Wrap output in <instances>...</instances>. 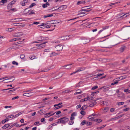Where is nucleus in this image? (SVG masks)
Returning a JSON list of instances; mask_svg holds the SVG:
<instances>
[{"mask_svg":"<svg viewBox=\"0 0 130 130\" xmlns=\"http://www.w3.org/2000/svg\"><path fill=\"white\" fill-rule=\"evenodd\" d=\"M58 121L57 123H62L64 124L69 121V119L66 117H64L60 118L58 120Z\"/></svg>","mask_w":130,"mask_h":130,"instance_id":"f257e3e1","label":"nucleus"},{"mask_svg":"<svg viewBox=\"0 0 130 130\" xmlns=\"http://www.w3.org/2000/svg\"><path fill=\"white\" fill-rule=\"evenodd\" d=\"M47 37H44L42 36H40V39H39L38 40L35 41L34 42L32 43H37L41 42L42 41L44 40L47 39Z\"/></svg>","mask_w":130,"mask_h":130,"instance_id":"f03ea898","label":"nucleus"},{"mask_svg":"<svg viewBox=\"0 0 130 130\" xmlns=\"http://www.w3.org/2000/svg\"><path fill=\"white\" fill-rule=\"evenodd\" d=\"M55 50L57 51H60L62 50L63 48V46L59 44L56 45L55 46Z\"/></svg>","mask_w":130,"mask_h":130,"instance_id":"7ed1b4c3","label":"nucleus"},{"mask_svg":"<svg viewBox=\"0 0 130 130\" xmlns=\"http://www.w3.org/2000/svg\"><path fill=\"white\" fill-rule=\"evenodd\" d=\"M20 26H17V25L14 27L12 28H7L6 29V30L7 31H11L14 30L16 28H20Z\"/></svg>","mask_w":130,"mask_h":130,"instance_id":"20e7f679","label":"nucleus"},{"mask_svg":"<svg viewBox=\"0 0 130 130\" xmlns=\"http://www.w3.org/2000/svg\"><path fill=\"white\" fill-rule=\"evenodd\" d=\"M91 7V6H88L83 7L82 8H83V10H85V11L86 12H89L90 11V10H89V9Z\"/></svg>","mask_w":130,"mask_h":130,"instance_id":"39448f33","label":"nucleus"},{"mask_svg":"<svg viewBox=\"0 0 130 130\" xmlns=\"http://www.w3.org/2000/svg\"><path fill=\"white\" fill-rule=\"evenodd\" d=\"M69 38V36H63L58 38V39H60V40H66L67 39H68Z\"/></svg>","mask_w":130,"mask_h":130,"instance_id":"423d86ee","label":"nucleus"},{"mask_svg":"<svg viewBox=\"0 0 130 130\" xmlns=\"http://www.w3.org/2000/svg\"><path fill=\"white\" fill-rule=\"evenodd\" d=\"M23 34L22 32H15L13 34V36L15 37H20L22 36Z\"/></svg>","mask_w":130,"mask_h":130,"instance_id":"0eeeda50","label":"nucleus"},{"mask_svg":"<svg viewBox=\"0 0 130 130\" xmlns=\"http://www.w3.org/2000/svg\"><path fill=\"white\" fill-rule=\"evenodd\" d=\"M32 92H29V93H25L23 94V95L24 96H26L27 97L33 95Z\"/></svg>","mask_w":130,"mask_h":130,"instance_id":"6e6552de","label":"nucleus"},{"mask_svg":"<svg viewBox=\"0 0 130 130\" xmlns=\"http://www.w3.org/2000/svg\"><path fill=\"white\" fill-rule=\"evenodd\" d=\"M52 22H53V24H61L62 23V22L60 20H53Z\"/></svg>","mask_w":130,"mask_h":130,"instance_id":"1a4fd4ad","label":"nucleus"},{"mask_svg":"<svg viewBox=\"0 0 130 130\" xmlns=\"http://www.w3.org/2000/svg\"><path fill=\"white\" fill-rule=\"evenodd\" d=\"M109 27L108 26H105L102 27V29L99 32V34H100L103 30L107 29Z\"/></svg>","mask_w":130,"mask_h":130,"instance_id":"9d476101","label":"nucleus"},{"mask_svg":"<svg viewBox=\"0 0 130 130\" xmlns=\"http://www.w3.org/2000/svg\"><path fill=\"white\" fill-rule=\"evenodd\" d=\"M74 119V118L70 117V121L68 123L70 125H72L74 123L73 120Z\"/></svg>","mask_w":130,"mask_h":130,"instance_id":"9b49d317","label":"nucleus"},{"mask_svg":"<svg viewBox=\"0 0 130 130\" xmlns=\"http://www.w3.org/2000/svg\"><path fill=\"white\" fill-rule=\"evenodd\" d=\"M36 4L35 3H33L31 4L29 6V7L25 9L24 11V12H25V11L27 9H29V8H31L33 7L34 6H35L36 5Z\"/></svg>","mask_w":130,"mask_h":130,"instance_id":"f8f14e48","label":"nucleus"},{"mask_svg":"<svg viewBox=\"0 0 130 130\" xmlns=\"http://www.w3.org/2000/svg\"><path fill=\"white\" fill-rule=\"evenodd\" d=\"M29 58L31 60L35 59H36L37 57L35 56L34 55H32L29 57Z\"/></svg>","mask_w":130,"mask_h":130,"instance_id":"ddd939ff","label":"nucleus"},{"mask_svg":"<svg viewBox=\"0 0 130 130\" xmlns=\"http://www.w3.org/2000/svg\"><path fill=\"white\" fill-rule=\"evenodd\" d=\"M85 1L82 0L80 1H78L77 2V5H79L81 4H85Z\"/></svg>","mask_w":130,"mask_h":130,"instance_id":"4468645a","label":"nucleus"},{"mask_svg":"<svg viewBox=\"0 0 130 130\" xmlns=\"http://www.w3.org/2000/svg\"><path fill=\"white\" fill-rule=\"evenodd\" d=\"M77 91H77L75 93H74V95H76L78 94H81L82 92L79 89L77 90H76Z\"/></svg>","mask_w":130,"mask_h":130,"instance_id":"2eb2a0df","label":"nucleus"},{"mask_svg":"<svg viewBox=\"0 0 130 130\" xmlns=\"http://www.w3.org/2000/svg\"><path fill=\"white\" fill-rule=\"evenodd\" d=\"M88 119L90 121H95V119H94V118L91 117V115H90L88 117Z\"/></svg>","mask_w":130,"mask_h":130,"instance_id":"dca6fc26","label":"nucleus"},{"mask_svg":"<svg viewBox=\"0 0 130 130\" xmlns=\"http://www.w3.org/2000/svg\"><path fill=\"white\" fill-rule=\"evenodd\" d=\"M126 49V47L125 46L121 47L120 49V51L121 52H123Z\"/></svg>","mask_w":130,"mask_h":130,"instance_id":"f3484780","label":"nucleus"},{"mask_svg":"<svg viewBox=\"0 0 130 130\" xmlns=\"http://www.w3.org/2000/svg\"><path fill=\"white\" fill-rule=\"evenodd\" d=\"M101 89H103L104 91L105 92L108 91L109 89V88L108 87H106L105 86L102 87Z\"/></svg>","mask_w":130,"mask_h":130,"instance_id":"a211bd4d","label":"nucleus"},{"mask_svg":"<svg viewBox=\"0 0 130 130\" xmlns=\"http://www.w3.org/2000/svg\"><path fill=\"white\" fill-rule=\"evenodd\" d=\"M28 2V0H27L26 1H23L22 2V3L21 4V5L23 6H25L26 5L25 4L27 3Z\"/></svg>","mask_w":130,"mask_h":130,"instance_id":"6ab92c4d","label":"nucleus"},{"mask_svg":"<svg viewBox=\"0 0 130 130\" xmlns=\"http://www.w3.org/2000/svg\"><path fill=\"white\" fill-rule=\"evenodd\" d=\"M109 110V108L107 107L103 108L102 110L104 112H107Z\"/></svg>","mask_w":130,"mask_h":130,"instance_id":"aec40b11","label":"nucleus"},{"mask_svg":"<svg viewBox=\"0 0 130 130\" xmlns=\"http://www.w3.org/2000/svg\"><path fill=\"white\" fill-rule=\"evenodd\" d=\"M47 42H44L40 44H39V47H40L42 48L43 47H44V46L43 45H42L43 44H45L46 43H47Z\"/></svg>","mask_w":130,"mask_h":130,"instance_id":"412c9836","label":"nucleus"},{"mask_svg":"<svg viewBox=\"0 0 130 130\" xmlns=\"http://www.w3.org/2000/svg\"><path fill=\"white\" fill-rule=\"evenodd\" d=\"M9 126L10 125L9 124H5L2 127L3 129H5L8 128Z\"/></svg>","mask_w":130,"mask_h":130,"instance_id":"4be33fe9","label":"nucleus"},{"mask_svg":"<svg viewBox=\"0 0 130 130\" xmlns=\"http://www.w3.org/2000/svg\"><path fill=\"white\" fill-rule=\"evenodd\" d=\"M53 20L51 21H49L47 22V24L44 23H42L41 24H53V22H52Z\"/></svg>","mask_w":130,"mask_h":130,"instance_id":"5701e85b","label":"nucleus"},{"mask_svg":"<svg viewBox=\"0 0 130 130\" xmlns=\"http://www.w3.org/2000/svg\"><path fill=\"white\" fill-rule=\"evenodd\" d=\"M72 64H69L65 66L66 67V69H70L72 67Z\"/></svg>","mask_w":130,"mask_h":130,"instance_id":"b1692460","label":"nucleus"},{"mask_svg":"<svg viewBox=\"0 0 130 130\" xmlns=\"http://www.w3.org/2000/svg\"><path fill=\"white\" fill-rule=\"evenodd\" d=\"M96 103L95 102H92V103L90 104L89 105V106L90 107H92L93 106L95 105L96 104Z\"/></svg>","mask_w":130,"mask_h":130,"instance_id":"393cba45","label":"nucleus"},{"mask_svg":"<svg viewBox=\"0 0 130 130\" xmlns=\"http://www.w3.org/2000/svg\"><path fill=\"white\" fill-rule=\"evenodd\" d=\"M77 115V113L75 112H74L72 113L71 115V116L70 117L74 118V119H75L74 116H76Z\"/></svg>","mask_w":130,"mask_h":130,"instance_id":"a878e982","label":"nucleus"},{"mask_svg":"<svg viewBox=\"0 0 130 130\" xmlns=\"http://www.w3.org/2000/svg\"><path fill=\"white\" fill-rule=\"evenodd\" d=\"M20 38H14V39H11L10 40V41H15L16 40H20Z\"/></svg>","mask_w":130,"mask_h":130,"instance_id":"bb28decb","label":"nucleus"},{"mask_svg":"<svg viewBox=\"0 0 130 130\" xmlns=\"http://www.w3.org/2000/svg\"><path fill=\"white\" fill-rule=\"evenodd\" d=\"M82 21H77L76 22H75L73 23H71V24H73L75 23H76L77 24H79V23H81L82 22Z\"/></svg>","mask_w":130,"mask_h":130,"instance_id":"cd10ccee","label":"nucleus"},{"mask_svg":"<svg viewBox=\"0 0 130 130\" xmlns=\"http://www.w3.org/2000/svg\"><path fill=\"white\" fill-rule=\"evenodd\" d=\"M92 124V123L88 121H85V124H86L87 125H91Z\"/></svg>","mask_w":130,"mask_h":130,"instance_id":"c85d7f7f","label":"nucleus"},{"mask_svg":"<svg viewBox=\"0 0 130 130\" xmlns=\"http://www.w3.org/2000/svg\"><path fill=\"white\" fill-rule=\"evenodd\" d=\"M118 80H117L114 81L111 84V85H114L117 84L118 82Z\"/></svg>","mask_w":130,"mask_h":130,"instance_id":"c756f323","label":"nucleus"},{"mask_svg":"<svg viewBox=\"0 0 130 130\" xmlns=\"http://www.w3.org/2000/svg\"><path fill=\"white\" fill-rule=\"evenodd\" d=\"M52 112H53L51 111L49 113H45L44 115V116L45 117H46L48 116L49 115L51 114Z\"/></svg>","mask_w":130,"mask_h":130,"instance_id":"7c9ffc66","label":"nucleus"},{"mask_svg":"<svg viewBox=\"0 0 130 130\" xmlns=\"http://www.w3.org/2000/svg\"><path fill=\"white\" fill-rule=\"evenodd\" d=\"M87 107L85 105H84L82 106V107L80 109V110H85L86 108Z\"/></svg>","mask_w":130,"mask_h":130,"instance_id":"2f4dec72","label":"nucleus"},{"mask_svg":"<svg viewBox=\"0 0 130 130\" xmlns=\"http://www.w3.org/2000/svg\"><path fill=\"white\" fill-rule=\"evenodd\" d=\"M102 121V120L101 119H96L95 120V122L97 123H100Z\"/></svg>","mask_w":130,"mask_h":130,"instance_id":"473e14b6","label":"nucleus"},{"mask_svg":"<svg viewBox=\"0 0 130 130\" xmlns=\"http://www.w3.org/2000/svg\"><path fill=\"white\" fill-rule=\"evenodd\" d=\"M63 106V105H61L59 106H58L57 107H55L54 109L55 110H57L58 109L62 107Z\"/></svg>","mask_w":130,"mask_h":130,"instance_id":"72a5a7b5","label":"nucleus"},{"mask_svg":"<svg viewBox=\"0 0 130 130\" xmlns=\"http://www.w3.org/2000/svg\"><path fill=\"white\" fill-rule=\"evenodd\" d=\"M46 25H38L39 27L42 28H46L45 26Z\"/></svg>","mask_w":130,"mask_h":130,"instance_id":"f704fd0d","label":"nucleus"},{"mask_svg":"<svg viewBox=\"0 0 130 130\" xmlns=\"http://www.w3.org/2000/svg\"><path fill=\"white\" fill-rule=\"evenodd\" d=\"M124 104V102H119L117 103V104L118 105H123Z\"/></svg>","mask_w":130,"mask_h":130,"instance_id":"c9c22d12","label":"nucleus"},{"mask_svg":"<svg viewBox=\"0 0 130 130\" xmlns=\"http://www.w3.org/2000/svg\"><path fill=\"white\" fill-rule=\"evenodd\" d=\"M57 7V6L55 7H54L52 8V9H49V10H52V11L57 10H58V9H57V8H56Z\"/></svg>","mask_w":130,"mask_h":130,"instance_id":"e433bc0d","label":"nucleus"},{"mask_svg":"<svg viewBox=\"0 0 130 130\" xmlns=\"http://www.w3.org/2000/svg\"><path fill=\"white\" fill-rule=\"evenodd\" d=\"M64 6H61L59 7V8H57V9H59V10H62L63 9V7Z\"/></svg>","mask_w":130,"mask_h":130,"instance_id":"4c0bfd02","label":"nucleus"},{"mask_svg":"<svg viewBox=\"0 0 130 130\" xmlns=\"http://www.w3.org/2000/svg\"><path fill=\"white\" fill-rule=\"evenodd\" d=\"M13 76H6V78H7L6 79H10L11 78H13Z\"/></svg>","mask_w":130,"mask_h":130,"instance_id":"58836bf2","label":"nucleus"},{"mask_svg":"<svg viewBox=\"0 0 130 130\" xmlns=\"http://www.w3.org/2000/svg\"><path fill=\"white\" fill-rule=\"evenodd\" d=\"M80 113L82 115L84 116L85 115L86 112L85 111L82 110L80 112Z\"/></svg>","mask_w":130,"mask_h":130,"instance_id":"ea45409f","label":"nucleus"},{"mask_svg":"<svg viewBox=\"0 0 130 130\" xmlns=\"http://www.w3.org/2000/svg\"><path fill=\"white\" fill-rule=\"evenodd\" d=\"M12 63L14 65H16V66H18V62H16L15 61H13L12 62Z\"/></svg>","mask_w":130,"mask_h":130,"instance_id":"a19ab883","label":"nucleus"},{"mask_svg":"<svg viewBox=\"0 0 130 130\" xmlns=\"http://www.w3.org/2000/svg\"><path fill=\"white\" fill-rule=\"evenodd\" d=\"M14 116L13 115H12L11 116H8L7 117V119H9L11 118H14Z\"/></svg>","mask_w":130,"mask_h":130,"instance_id":"79ce46f5","label":"nucleus"},{"mask_svg":"<svg viewBox=\"0 0 130 130\" xmlns=\"http://www.w3.org/2000/svg\"><path fill=\"white\" fill-rule=\"evenodd\" d=\"M85 120H83V121L80 123V125H83L85 124Z\"/></svg>","mask_w":130,"mask_h":130,"instance_id":"37998d69","label":"nucleus"},{"mask_svg":"<svg viewBox=\"0 0 130 130\" xmlns=\"http://www.w3.org/2000/svg\"><path fill=\"white\" fill-rule=\"evenodd\" d=\"M82 42L84 44H85L86 43H88L89 42V41H85V40H83L82 41Z\"/></svg>","mask_w":130,"mask_h":130,"instance_id":"c03bdc74","label":"nucleus"},{"mask_svg":"<svg viewBox=\"0 0 130 130\" xmlns=\"http://www.w3.org/2000/svg\"><path fill=\"white\" fill-rule=\"evenodd\" d=\"M91 78L92 80H98V77H97L96 76V77H95L93 78L92 77Z\"/></svg>","mask_w":130,"mask_h":130,"instance_id":"a18cd8bd","label":"nucleus"},{"mask_svg":"<svg viewBox=\"0 0 130 130\" xmlns=\"http://www.w3.org/2000/svg\"><path fill=\"white\" fill-rule=\"evenodd\" d=\"M7 7L8 8H11L12 7V5H11L9 3Z\"/></svg>","mask_w":130,"mask_h":130,"instance_id":"49530a36","label":"nucleus"},{"mask_svg":"<svg viewBox=\"0 0 130 130\" xmlns=\"http://www.w3.org/2000/svg\"><path fill=\"white\" fill-rule=\"evenodd\" d=\"M53 25H51V26H50V25H46L45 26L46 28H50L51 27H53Z\"/></svg>","mask_w":130,"mask_h":130,"instance_id":"de8ad7c7","label":"nucleus"},{"mask_svg":"<svg viewBox=\"0 0 130 130\" xmlns=\"http://www.w3.org/2000/svg\"><path fill=\"white\" fill-rule=\"evenodd\" d=\"M34 125H37L38 126L40 125V124H39V122L38 121L36 122H35L34 123Z\"/></svg>","mask_w":130,"mask_h":130,"instance_id":"09e8293b","label":"nucleus"},{"mask_svg":"<svg viewBox=\"0 0 130 130\" xmlns=\"http://www.w3.org/2000/svg\"><path fill=\"white\" fill-rule=\"evenodd\" d=\"M79 68V69L80 71H82L85 70V68L84 67H81Z\"/></svg>","mask_w":130,"mask_h":130,"instance_id":"8fccbe9b","label":"nucleus"},{"mask_svg":"<svg viewBox=\"0 0 130 130\" xmlns=\"http://www.w3.org/2000/svg\"><path fill=\"white\" fill-rule=\"evenodd\" d=\"M35 12L33 10H32L30 12L29 14V15H31L32 14H35Z\"/></svg>","mask_w":130,"mask_h":130,"instance_id":"3c124183","label":"nucleus"},{"mask_svg":"<svg viewBox=\"0 0 130 130\" xmlns=\"http://www.w3.org/2000/svg\"><path fill=\"white\" fill-rule=\"evenodd\" d=\"M7 1H8L7 0H2L1 1V2L3 3L4 4L5 3H7Z\"/></svg>","mask_w":130,"mask_h":130,"instance_id":"603ef678","label":"nucleus"},{"mask_svg":"<svg viewBox=\"0 0 130 130\" xmlns=\"http://www.w3.org/2000/svg\"><path fill=\"white\" fill-rule=\"evenodd\" d=\"M9 120H6V119H5L3 120L2 121V123L3 124L5 123L6 122L8 121Z\"/></svg>","mask_w":130,"mask_h":130,"instance_id":"864d4df0","label":"nucleus"},{"mask_svg":"<svg viewBox=\"0 0 130 130\" xmlns=\"http://www.w3.org/2000/svg\"><path fill=\"white\" fill-rule=\"evenodd\" d=\"M25 56L23 54L21 55L20 56V58L21 59H23L25 57Z\"/></svg>","mask_w":130,"mask_h":130,"instance_id":"5fc2aeb1","label":"nucleus"},{"mask_svg":"<svg viewBox=\"0 0 130 130\" xmlns=\"http://www.w3.org/2000/svg\"><path fill=\"white\" fill-rule=\"evenodd\" d=\"M103 74H104L103 73L99 74L97 75V77L98 78V77H99L100 76H102L103 75Z\"/></svg>","mask_w":130,"mask_h":130,"instance_id":"6e6d98bb","label":"nucleus"},{"mask_svg":"<svg viewBox=\"0 0 130 130\" xmlns=\"http://www.w3.org/2000/svg\"><path fill=\"white\" fill-rule=\"evenodd\" d=\"M16 2V1L15 0H13L12 1H11L10 3V4L11 5H12L14 4L15 2Z\"/></svg>","mask_w":130,"mask_h":130,"instance_id":"4d7b16f0","label":"nucleus"},{"mask_svg":"<svg viewBox=\"0 0 130 130\" xmlns=\"http://www.w3.org/2000/svg\"><path fill=\"white\" fill-rule=\"evenodd\" d=\"M54 123H53V124H52L49 125L48 127V129H50L51 128L52 126H54Z\"/></svg>","mask_w":130,"mask_h":130,"instance_id":"13d9d810","label":"nucleus"},{"mask_svg":"<svg viewBox=\"0 0 130 130\" xmlns=\"http://www.w3.org/2000/svg\"><path fill=\"white\" fill-rule=\"evenodd\" d=\"M98 87L97 86H95L94 87H93L91 89L92 90H94V89H97V88H98Z\"/></svg>","mask_w":130,"mask_h":130,"instance_id":"bf43d9fd","label":"nucleus"},{"mask_svg":"<svg viewBox=\"0 0 130 130\" xmlns=\"http://www.w3.org/2000/svg\"><path fill=\"white\" fill-rule=\"evenodd\" d=\"M89 96H88L87 97V98H84V101H87V100H88L89 99Z\"/></svg>","mask_w":130,"mask_h":130,"instance_id":"052dcab7","label":"nucleus"},{"mask_svg":"<svg viewBox=\"0 0 130 130\" xmlns=\"http://www.w3.org/2000/svg\"><path fill=\"white\" fill-rule=\"evenodd\" d=\"M81 106V105L80 104H79L77 105L76 106V108L77 109L80 108Z\"/></svg>","mask_w":130,"mask_h":130,"instance_id":"680f3d73","label":"nucleus"},{"mask_svg":"<svg viewBox=\"0 0 130 130\" xmlns=\"http://www.w3.org/2000/svg\"><path fill=\"white\" fill-rule=\"evenodd\" d=\"M50 49H45L44 50V52H50Z\"/></svg>","mask_w":130,"mask_h":130,"instance_id":"e2e57ef3","label":"nucleus"},{"mask_svg":"<svg viewBox=\"0 0 130 130\" xmlns=\"http://www.w3.org/2000/svg\"><path fill=\"white\" fill-rule=\"evenodd\" d=\"M80 71L79 69V68L77 69L75 72H74V73H76L77 72H79Z\"/></svg>","mask_w":130,"mask_h":130,"instance_id":"0e129e2a","label":"nucleus"},{"mask_svg":"<svg viewBox=\"0 0 130 130\" xmlns=\"http://www.w3.org/2000/svg\"><path fill=\"white\" fill-rule=\"evenodd\" d=\"M108 105V103L106 102H104V104L103 105L107 106Z\"/></svg>","mask_w":130,"mask_h":130,"instance_id":"69168bd1","label":"nucleus"},{"mask_svg":"<svg viewBox=\"0 0 130 130\" xmlns=\"http://www.w3.org/2000/svg\"><path fill=\"white\" fill-rule=\"evenodd\" d=\"M19 97L18 96H16L12 98V100H14L15 99H18L19 98Z\"/></svg>","mask_w":130,"mask_h":130,"instance_id":"338daca9","label":"nucleus"},{"mask_svg":"<svg viewBox=\"0 0 130 130\" xmlns=\"http://www.w3.org/2000/svg\"><path fill=\"white\" fill-rule=\"evenodd\" d=\"M126 128L127 130H130V127L127 126L126 127Z\"/></svg>","mask_w":130,"mask_h":130,"instance_id":"774afa93","label":"nucleus"}]
</instances>
